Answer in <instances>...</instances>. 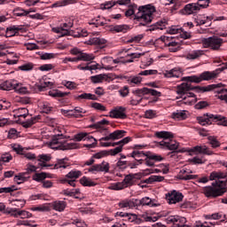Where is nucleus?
<instances>
[{
	"mask_svg": "<svg viewBox=\"0 0 227 227\" xmlns=\"http://www.w3.org/2000/svg\"><path fill=\"white\" fill-rule=\"evenodd\" d=\"M91 107L93 109H96V111H101V112H105V111H107V108L106 107V106L100 104V103H92L91 104Z\"/></svg>",
	"mask_w": 227,
	"mask_h": 227,
	"instance_id": "55",
	"label": "nucleus"
},
{
	"mask_svg": "<svg viewBox=\"0 0 227 227\" xmlns=\"http://www.w3.org/2000/svg\"><path fill=\"white\" fill-rule=\"evenodd\" d=\"M154 182H164L162 176H151L145 180V184H154Z\"/></svg>",
	"mask_w": 227,
	"mask_h": 227,
	"instance_id": "33",
	"label": "nucleus"
},
{
	"mask_svg": "<svg viewBox=\"0 0 227 227\" xmlns=\"http://www.w3.org/2000/svg\"><path fill=\"white\" fill-rule=\"evenodd\" d=\"M79 61H93L95 59V55L93 53H84L82 52L78 55Z\"/></svg>",
	"mask_w": 227,
	"mask_h": 227,
	"instance_id": "32",
	"label": "nucleus"
},
{
	"mask_svg": "<svg viewBox=\"0 0 227 227\" xmlns=\"http://www.w3.org/2000/svg\"><path fill=\"white\" fill-rule=\"evenodd\" d=\"M160 40H161V42H163L165 47H168V43H171L176 41L175 37L168 36V35H161L160 37Z\"/></svg>",
	"mask_w": 227,
	"mask_h": 227,
	"instance_id": "50",
	"label": "nucleus"
},
{
	"mask_svg": "<svg viewBox=\"0 0 227 227\" xmlns=\"http://www.w3.org/2000/svg\"><path fill=\"white\" fill-rule=\"evenodd\" d=\"M35 221H27V220H20L17 223V226H29V227H36L37 224H33Z\"/></svg>",
	"mask_w": 227,
	"mask_h": 227,
	"instance_id": "49",
	"label": "nucleus"
},
{
	"mask_svg": "<svg viewBox=\"0 0 227 227\" xmlns=\"http://www.w3.org/2000/svg\"><path fill=\"white\" fill-rule=\"evenodd\" d=\"M107 150L101 151L99 153H97L93 154L94 159H104V157H107Z\"/></svg>",
	"mask_w": 227,
	"mask_h": 227,
	"instance_id": "63",
	"label": "nucleus"
},
{
	"mask_svg": "<svg viewBox=\"0 0 227 227\" xmlns=\"http://www.w3.org/2000/svg\"><path fill=\"white\" fill-rule=\"evenodd\" d=\"M13 191H17V186L11 185L9 187H2L0 188V194H3V193L8 194V192H13Z\"/></svg>",
	"mask_w": 227,
	"mask_h": 227,
	"instance_id": "52",
	"label": "nucleus"
},
{
	"mask_svg": "<svg viewBox=\"0 0 227 227\" xmlns=\"http://www.w3.org/2000/svg\"><path fill=\"white\" fill-rule=\"evenodd\" d=\"M166 26H168V20H161L155 24L152 25L149 27V31H157L159 29L160 31H162V29H166Z\"/></svg>",
	"mask_w": 227,
	"mask_h": 227,
	"instance_id": "22",
	"label": "nucleus"
},
{
	"mask_svg": "<svg viewBox=\"0 0 227 227\" xmlns=\"http://www.w3.org/2000/svg\"><path fill=\"white\" fill-rule=\"evenodd\" d=\"M19 31H20V27L17 26L9 27H7V30H6V36L8 38H10L11 36H15V35H17Z\"/></svg>",
	"mask_w": 227,
	"mask_h": 227,
	"instance_id": "34",
	"label": "nucleus"
},
{
	"mask_svg": "<svg viewBox=\"0 0 227 227\" xmlns=\"http://www.w3.org/2000/svg\"><path fill=\"white\" fill-rule=\"evenodd\" d=\"M182 81H185L183 84H191V82H195L199 84V82H202L201 81V74L198 75H192V76H185L182 78Z\"/></svg>",
	"mask_w": 227,
	"mask_h": 227,
	"instance_id": "25",
	"label": "nucleus"
},
{
	"mask_svg": "<svg viewBox=\"0 0 227 227\" xmlns=\"http://www.w3.org/2000/svg\"><path fill=\"white\" fill-rule=\"evenodd\" d=\"M136 178V175L134 174H129L127 175L124 179L122 180V183L124 184L125 187H129L130 185H132V180Z\"/></svg>",
	"mask_w": 227,
	"mask_h": 227,
	"instance_id": "45",
	"label": "nucleus"
},
{
	"mask_svg": "<svg viewBox=\"0 0 227 227\" xmlns=\"http://www.w3.org/2000/svg\"><path fill=\"white\" fill-rule=\"evenodd\" d=\"M145 157V166L148 168H153L155 162H160L163 160L162 156L157 154H146Z\"/></svg>",
	"mask_w": 227,
	"mask_h": 227,
	"instance_id": "14",
	"label": "nucleus"
},
{
	"mask_svg": "<svg viewBox=\"0 0 227 227\" xmlns=\"http://www.w3.org/2000/svg\"><path fill=\"white\" fill-rule=\"evenodd\" d=\"M102 125H109V121L103 119L99 121H98L94 127H96V129H99V132H102L103 130H106V128L102 127Z\"/></svg>",
	"mask_w": 227,
	"mask_h": 227,
	"instance_id": "47",
	"label": "nucleus"
},
{
	"mask_svg": "<svg viewBox=\"0 0 227 227\" xmlns=\"http://www.w3.org/2000/svg\"><path fill=\"white\" fill-rule=\"evenodd\" d=\"M39 91H44L45 88H52V82H44L41 85L37 86Z\"/></svg>",
	"mask_w": 227,
	"mask_h": 227,
	"instance_id": "62",
	"label": "nucleus"
},
{
	"mask_svg": "<svg viewBox=\"0 0 227 227\" xmlns=\"http://www.w3.org/2000/svg\"><path fill=\"white\" fill-rule=\"evenodd\" d=\"M191 152L203 155H214V153L207 145H196L191 149Z\"/></svg>",
	"mask_w": 227,
	"mask_h": 227,
	"instance_id": "19",
	"label": "nucleus"
},
{
	"mask_svg": "<svg viewBox=\"0 0 227 227\" xmlns=\"http://www.w3.org/2000/svg\"><path fill=\"white\" fill-rule=\"evenodd\" d=\"M203 49H211V51H220L224 43V40L215 35L209 36L207 38L202 37L200 39Z\"/></svg>",
	"mask_w": 227,
	"mask_h": 227,
	"instance_id": "6",
	"label": "nucleus"
},
{
	"mask_svg": "<svg viewBox=\"0 0 227 227\" xmlns=\"http://www.w3.org/2000/svg\"><path fill=\"white\" fill-rule=\"evenodd\" d=\"M20 209L15 207H7L4 214H9L12 217H19Z\"/></svg>",
	"mask_w": 227,
	"mask_h": 227,
	"instance_id": "43",
	"label": "nucleus"
},
{
	"mask_svg": "<svg viewBox=\"0 0 227 227\" xmlns=\"http://www.w3.org/2000/svg\"><path fill=\"white\" fill-rule=\"evenodd\" d=\"M109 116L115 120H127V107L115 106L109 112Z\"/></svg>",
	"mask_w": 227,
	"mask_h": 227,
	"instance_id": "8",
	"label": "nucleus"
},
{
	"mask_svg": "<svg viewBox=\"0 0 227 227\" xmlns=\"http://www.w3.org/2000/svg\"><path fill=\"white\" fill-rule=\"evenodd\" d=\"M166 199L168 205H176V203H180L184 200V194L176 192V190H173L166 194Z\"/></svg>",
	"mask_w": 227,
	"mask_h": 227,
	"instance_id": "11",
	"label": "nucleus"
},
{
	"mask_svg": "<svg viewBox=\"0 0 227 227\" xmlns=\"http://www.w3.org/2000/svg\"><path fill=\"white\" fill-rule=\"evenodd\" d=\"M223 83L218 84H211L207 86H192L191 83H181L177 86L176 94L178 95L176 98L177 104L179 106H194L196 102H198V98H196V94L189 91H192L195 90L197 93H207V91H212L213 90H217V88H221Z\"/></svg>",
	"mask_w": 227,
	"mask_h": 227,
	"instance_id": "1",
	"label": "nucleus"
},
{
	"mask_svg": "<svg viewBox=\"0 0 227 227\" xmlns=\"http://www.w3.org/2000/svg\"><path fill=\"white\" fill-rule=\"evenodd\" d=\"M120 208H134L136 207V203L132 200H122L119 202Z\"/></svg>",
	"mask_w": 227,
	"mask_h": 227,
	"instance_id": "39",
	"label": "nucleus"
},
{
	"mask_svg": "<svg viewBox=\"0 0 227 227\" xmlns=\"http://www.w3.org/2000/svg\"><path fill=\"white\" fill-rule=\"evenodd\" d=\"M109 169H111L109 162L103 160L101 163L92 165L88 171L95 175V173H109Z\"/></svg>",
	"mask_w": 227,
	"mask_h": 227,
	"instance_id": "9",
	"label": "nucleus"
},
{
	"mask_svg": "<svg viewBox=\"0 0 227 227\" xmlns=\"http://www.w3.org/2000/svg\"><path fill=\"white\" fill-rule=\"evenodd\" d=\"M14 15H16V17H26L27 15H29V12L19 8L15 10Z\"/></svg>",
	"mask_w": 227,
	"mask_h": 227,
	"instance_id": "60",
	"label": "nucleus"
},
{
	"mask_svg": "<svg viewBox=\"0 0 227 227\" xmlns=\"http://www.w3.org/2000/svg\"><path fill=\"white\" fill-rule=\"evenodd\" d=\"M168 52H178L180 51V43L174 41L172 43H167Z\"/></svg>",
	"mask_w": 227,
	"mask_h": 227,
	"instance_id": "31",
	"label": "nucleus"
},
{
	"mask_svg": "<svg viewBox=\"0 0 227 227\" xmlns=\"http://www.w3.org/2000/svg\"><path fill=\"white\" fill-rule=\"evenodd\" d=\"M167 224H172L173 227H185L187 219L180 215H170L165 218Z\"/></svg>",
	"mask_w": 227,
	"mask_h": 227,
	"instance_id": "10",
	"label": "nucleus"
},
{
	"mask_svg": "<svg viewBox=\"0 0 227 227\" xmlns=\"http://www.w3.org/2000/svg\"><path fill=\"white\" fill-rule=\"evenodd\" d=\"M75 100H98V98H97L94 94L91 93H82L78 96H74Z\"/></svg>",
	"mask_w": 227,
	"mask_h": 227,
	"instance_id": "26",
	"label": "nucleus"
},
{
	"mask_svg": "<svg viewBox=\"0 0 227 227\" xmlns=\"http://www.w3.org/2000/svg\"><path fill=\"white\" fill-rule=\"evenodd\" d=\"M145 118H147L148 120H153V118H157V112L154 110H147L145 113Z\"/></svg>",
	"mask_w": 227,
	"mask_h": 227,
	"instance_id": "57",
	"label": "nucleus"
},
{
	"mask_svg": "<svg viewBox=\"0 0 227 227\" xmlns=\"http://www.w3.org/2000/svg\"><path fill=\"white\" fill-rule=\"evenodd\" d=\"M197 120L200 125H212V121H223V120H224V116L221 114H207L204 116L198 117Z\"/></svg>",
	"mask_w": 227,
	"mask_h": 227,
	"instance_id": "7",
	"label": "nucleus"
},
{
	"mask_svg": "<svg viewBox=\"0 0 227 227\" xmlns=\"http://www.w3.org/2000/svg\"><path fill=\"white\" fill-rule=\"evenodd\" d=\"M13 207H17L14 208H17L18 210H20V208H24L26 205V200H15L12 201Z\"/></svg>",
	"mask_w": 227,
	"mask_h": 227,
	"instance_id": "51",
	"label": "nucleus"
},
{
	"mask_svg": "<svg viewBox=\"0 0 227 227\" xmlns=\"http://www.w3.org/2000/svg\"><path fill=\"white\" fill-rule=\"evenodd\" d=\"M38 120H40V116L31 117L30 119H27L25 122H23V127H25V129H29V127L35 125V123H36Z\"/></svg>",
	"mask_w": 227,
	"mask_h": 227,
	"instance_id": "40",
	"label": "nucleus"
},
{
	"mask_svg": "<svg viewBox=\"0 0 227 227\" xmlns=\"http://www.w3.org/2000/svg\"><path fill=\"white\" fill-rule=\"evenodd\" d=\"M33 67V63L24 64L20 67V70H22L23 72H29V70H31Z\"/></svg>",
	"mask_w": 227,
	"mask_h": 227,
	"instance_id": "64",
	"label": "nucleus"
},
{
	"mask_svg": "<svg viewBox=\"0 0 227 227\" xmlns=\"http://www.w3.org/2000/svg\"><path fill=\"white\" fill-rule=\"evenodd\" d=\"M144 53H129L126 58H129L124 60V63H134V59H137L143 56Z\"/></svg>",
	"mask_w": 227,
	"mask_h": 227,
	"instance_id": "36",
	"label": "nucleus"
},
{
	"mask_svg": "<svg viewBox=\"0 0 227 227\" xmlns=\"http://www.w3.org/2000/svg\"><path fill=\"white\" fill-rule=\"evenodd\" d=\"M12 151L16 152V153H19L20 155H21L22 152H24V148H22V146L18 144H12L11 145Z\"/></svg>",
	"mask_w": 227,
	"mask_h": 227,
	"instance_id": "61",
	"label": "nucleus"
},
{
	"mask_svg": "<svg viewBox=\"0 0 227 227\" xmlns=\"http://www.w3.org/2000/svg\"><path fill=\"white\" fill-rule=\"evenodd\" d=\"M90 135H88V133H78L74 136V141H85V139L90 137Z\"/></svg>",
	"mask_w": 227,
	"mask_h": 227,
	"instance_id": "59",
	"label": "nucleus"
},
{
	"mask_svg": "<svg viewBox=\"0 0 227 227\" xmlns=\"http://www.w3.org/2000/svg\"><path fill=\"white\" fill-rule=\"evenodd\" d=\"M171 118L173 120H177V121L187 120V114H185V110H176L172 113Z\"/></svg>",
	"mask_w": 227,
	"mask_h": 227,
	"instance_id": "23",
	"label": "nucleus"
},
{
	"mask_svg": "<svg viewBox=\"0 0 227 227\" xmlns=\"http://www.w3.org/2000/svg\"><path fill=\"white\" fill-rule=\"evenodd\" d=\"M205 54V51L203 50H194L190 51L186 55V59H198L199 58H201Z\"/></svg>",
	"mask_w": 227,
	"mask_h": 227,
	"instance_id": "24",
	"label": "nucleus"
},
{
	"mask_svg": "<svg viewBox=\"0 0 227 227\" xmlns=\"http://www.w3.org/2000/svg\"><path fill=\"white\" fill-rule=\"evenodd\" d=\"M219 74H221V70L220 69H215L214 71H205L202 74H200V79L201 81H212V79H215V77H217V75H219Z\"/></svg>",
	"mask_w": 227,
	"mask_h": 227,
	"instance_id": "16",
	"label": "nucleus"
},
{
	"mask_svg": "<svg viewBox=\"0 0 227 227\" xmlns=\"http://www.w3.org/2000/svg\"><path fill=\"white\" fill-rule=\"evenodd\" d=\"M143 82V78L141 77V75H134V76H130L128 79V84H141V82Z\"/></svg>",
	"mask_w": 227,
	"mask_h": 227,
	"instance_id": "41",
	"label": "nucleus"
},
{
	"mask_svg": "<svg viewBox=\"0 0 227 227\" xmlns=\"http://www.w3.org/2000/svg\"><path fill=\"white\" fill-rule=\"evenodd\" d=\"M164 77H167V79H171L172 77H176V79H178L182 76V68L180 67H174L170 70H167L163 73Z\"/></svg>",
	"mask_w": 227,
	"mask_h": 227,
	"instance_id": "18",
	"label": "nucleus"
},
{
	"mask_svg": "<svg viewBox=\"0 0 227 227\" xmlns=\"http://www.w3.org/2000/svg\"><path fill=\"white\" fill-rule=\"evenodd\" d=\"M209 180L214 181L211 185L203 188V194L206 198H219L227 191L226 174L222 172H212Z\"/></svg>",
	"mask_w": 227,
	"mask_h": 227,
	"instance_id": "2",
	"label": "nucleus"
},
{
	"mask_svg": "<svg viewBox=\"0 0 227 227\" xmlns=\"http://www.w3.org/2000/svg\"><path fill=\"white\" fill-rule=\"evenodd\" d=\"M17 86H19V82L16 80H7L0 83V90H4V91H12V90H15Z\"/></svg>",
	"mask_w": 227,
	"mask_h": 227,
	"instance_id": "15",
	"label": "nucleus"
},
{
	"mask_svg": "<svg viewBox=\"0 0 227 227\" xmlns=\"http://www.w3.org/2000/svg\"><path fill=\"white\" fill-rule=\"evenodd\" d=\"M139 204L147 207H155V204L152 202V199L145 197L139 200Z\"/></svg>",
	"mask_w": 227,
	"mask_h": 227,
	"instance_id": "48",
	"label": "nucleus"
},
{
	"mask_svg": "<svg viewBox=\"0 0 227 227\" xmlns=\"http://www.w3.org/2000/svg\"><path fill=\"white\" fill-rule=\"evenodd\" d=\"M156 9L153 4H146L138 7V12L134 15V20H137L140 26H146L153 20V13Z\"/></svg>",
	"mask_w": 227,
	"mask_h": 227,
	"instance_id": "3",
	"label": "nucleus"
},
{
	"mask_svg": "<svg viewBox=\"0 0 227 227\" xmlns=\"http://www.w3.org/2000/svg\"><path fill=\"white\" fill-rule=\"evenodd\" d=\"M80 184L83 187H95V185H97V183H95L93 180H91V178L87 176H82L80 179Z\"/></svg>",
	"mask_w": 227,
	"mask_h": 227,
	"instance_id": "28",
	"label": "nucleus"
},
{
	"mask_svg": "<svg viewBox=\"0 0 227 227\" xmlns=\"http://www.w3.org/2000/svg\"><path fill=\"white\" fill-rule=\"evenodd\" d=\"M130 30V27L127 24H122V25H115L113 27V31L115 33H127L128 31Z\"/></svg>",
	"mask_w": 227,
	"mask_h": 227,
	"instance_id": "29",
	"label": "nucleus"
},
{
	"mask_svg": "<svg viewBox=\"0 0 227 227\" xmlns=\"http://www.w3.org/2000/svg\"><path fill=\"white\" fill-rule=\"evenodd\" d=\"M43 113H45L46 114H49L51 111H52V106H51L50 103L43 102L41 105Z\"/></svg>",
	"mask_w": 227,
	"mask_h": 227,
	"instance_id": "54",
	"label": "nucleus"
},
{
	"mask_svg": "<svg viewBox=\"0 0 227 227\" xmlns=\"http://www.w3.org/2000/svg\"><path fill=\"white\" fill-rule=\"evenodd\" d=\"M207 140H208L209 145L213 148H219V146H221V142H219V140H217V137H215L214 136H209L207 137Z\"/></svg>",
	"mask_w": 227,
	"mask_h": 227,
	"instance_id": "42",
	"label": "nucleus"
},
{
	"mask_svg": "<svg viewBox=\"0 0 227 227\" xmlns=\"http://www.w3.org/2000/svg\"><path fill=\"white\" fill-rule=\"evenodd\" d=\"M82 176V171L73 169L66 175V178L69 180H77V178Z\"/></svg>",
	"mask_w": 227,
	"mask_h": 227,
	"instance_id": "27",
	"label": "nucleus"
},
{
	"mask_svg": "<svg viewBox=\"0 0 227 227\" xmlns=\"http://www.w3.org/2000/svg\"><path fill=\"white\" fill-rule=\"evenodd\" d=\"M90 81L94 84L104 82V81H107V74H96L90 77Z\"/></svg>",
	"mask_w": 227,
	"mask_h": 227,
	"instance_id": "30",
	"label": "nucleus"
},
{
	"mask_svg": "<svg viewBox=\"0 0 227 227\" xmlns=\"http://www.w3.org/2000/svg\"><path fill=\"white\" fill-rule=\"evenodd\" d=\"M74 16L65 18V22L61 24L62 29L64 31L62 36L70 35V29L71 27H74Z\"/></svg>",
	"mask_w": 227,
	"mask_h": 227,
	"instance_id": "13",
	"label": "nucleus"
},
{
	"mask_svg": "<svg viewBox=\"0 0 227 227\" xmlns=\"http://www.w3.org/2000/svg\"><path fill=\"white\" fill-rule=\"evenodd\" d=\"M117 215H119V217H128L130 223H133L134 219H137V215L134 214L120 212L117 213Z\"/></svg>",
	"mask_w": 227,
	"mask_h": 227,
	"instance_id": "46",
	"label": "nucleus"
},
{
	"mask_svg": "<svg viewBox=\"0 0 227 227\" xmlns=\"http://www.w3.org/2000/svg\"><path fill=\"white\" fill-rule=\"evenodd\" d=\"M155 137L158 139H163L159 143L160 146L164 150H178V146H180V143L176 142V140L173 139L175 137V134L170 131H156L154 134Z\"/></svg>",
	"mask_w": 227,
	"mask_h": 227,
	"instance_id": "4",
	"label": "nucleus"
},
{
	"mask_svg": "<svg viewBox=\"0 0 227 227\" xmlns=\"http://www.w3.org/2000/svg\"><path fill=\"white\" fill-rule=\"evenodd\" d=\"M87 43L89 45H98L101 49H104V46L107 43V40L100 37H92L87 41Z\"/></svg>",
	"mask_w": 227,
	"mask_h": 227,
	"instance_id": "20",
	"label": "nucleus"
},
{
	"mask_svg": "<svg viewBox=\"0 0 227 227\" xmlns=\"http://www.w3.org/2000/svg\"><path fill=\"white\" fill-rule=\"evenodd\" d=\"M51 207L56 212H64L67 208V201L55 200L51 203Z\"/></svg>",
	"mask_w": 227,
	"mask_h": 227,
	"instance_id": "21",
	"label": "nucleus"
},
{
	"mask_svg": "<svg viewBox=\"0 0 227 227\" xmlns=\"http://www.w3.org/2000/svg\"><path fill=\"white\" fill-rule=\"evenodd\" d=\"M49 146L51 150H74L75 144L67 143L63 134L54 135L49 142Z\"/></svg>",
	"mask_w": 227,
	"mask_h": 227,
	"instance_id": "5",
	"label": "nucleus"
},
{
	"mask_svg": "<svg viewBox=\"0 0 227 227\" xmlns=\"http://www.w3.org/2000/svg\"><path fill=\"white\" fill-rule=\"evenodd\" d=\"M200 2L188 4L184 7V15H193V13H198L200 10L203 9V4Z\"/></svg>",
	"mask_w": 227,
	"mask_h": 227,
	"instance_id": "12",
	"label": "nucleus"
},
{
	"mask_svg": "<svg viewBox=\"0 0 227 227\" xmlns=\"http://www.w3.org/2000/svg\"><path fill=\"white\" fill-rule=\"evenodd\" d=\"M107 155H112V157H114L115 155H118V153H121L123 152V145H119L115 147L114 149L106 150Z\"/></svg>",
	"mask_w": 227,
	"mask_h": 227,
	"instance_id": "44",
	"label": "nucleus"
},
{
	"mask_svg": "<svg viewBox=\"0 0 227 227\" xmlns=\"http://www.w3.org/2000/svg\"><path fill=\"white\" fill-rule=\"evenodd\" d=\"M27 178L25 177L24 174H19L18 176H14V182L20 185V184H24Z\"/></svg>",
	"mask_w": 227,
	"mask_h": 227,
	"instance_id": "56",
	"label": "nucleus"
},
{
	"mask_svg": "<svg viewBox=\"0 0 227 227\" xmlns=\"http://www.w3.org/2000/svg\"><path fill=\"white\" fill-rule=\"evenodd\" d=\"M191 173H192V171L187 168H182L177 175V178H179V180H195V178H198L197 175H191Z\"/></svg>",
	"mask_w": 227,
	"mask_h": 227,
	"instance_id": "17",
	"label": "nucleus"
},
{
	"mask_svg": "<svg viewBox=\"0 0 227 227\" xmlns=\"http://www.w3.org/2000/svg\"><path fill=\"white\" fill-rule=\"evenodd\" d=\"M68 4H74V0H60L52 4V8H61L63 6H68Z\"/></svg>",
	"mask_w": 227,
	"mask_h": 227,
	"instance_id": "37",
	"label": "nucleus"
},
{
	"mask_svg": "<svg viewBox=\"0 0 227 227\" xmlns=\"http://www.w3.org/2000/svg\"><path fill=\"white\" fill-rule=\"evenodd\" d=\"M108 189H110V191H122V189H127L125 184H123V181L121 182H117V183H114L112 184Z\"/></svg>",
	"mask_w": 227,
	"mask_h": 227,
	"instance_id": "35",
	"label": "nucleus"
},
{
	"mask_svg": "<svg viewBox=\"0 0 227 227\" xmlns=\"http://www.w3.org/2000/svg\"><path fill=\"white\" fill-rule=\"evenodd\" d=\"M141 219H143V221H145V223H155V221H157V217H152L150 215H148V214H142L140 215Z\"/></svg>",
	"mask_w": 227,
	"mask_h": 227,
	"instance_id": "58",
	"label": "nucleus"
},
{
	"mask_svg": "<svg viewBox=\"0 0 227 227\" xmlns=\"http://www.w3.org/2000/svg\"><path fill=\"white\" fill-rule=\"evenodd\" d=\"M49 174L45 173V172H41V173H35L33 176V180H35V182H43V180H45V178H49Z\"/></svg>",
	"mask_w": 227,
	"mask_h": 227,
	"instance_id": "38",
	"label": "nucleus"
},
{
	"mask_svg": "<svg viewBox=\"0 0 227 227\" xmlns=\"http://www.w3.org/2000/svg\"><path fill=\"white\" fill-rule=\"evenodd\" d=\"M167 31L169 35H178V33H182V27L178 26H171Z\"/></svg>",
	"mask_w": 227,
	"mask_h": 227,
	"instance_id": "53",
	"label": "nucleus"
}]
</instances>
